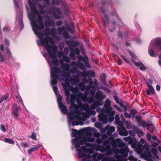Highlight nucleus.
Segmentation results:
<instances>
[{"mask_svg": "<svg viewBox=\"0 0 161 161\" xmlns=\"http://www.w3.org/2000/svg\"><path fill=\"white\" fill-rule=\"evenodd\" d=\"M83 109L87 112V111H89L90 109V108L89 107V106L87 104H85L83 107Z\"/></svg>", "mask_w": 161, "mask_h": 161, "instance_id": "nucleus-52", "label": "nucleus"}, {"mask_svg": "<svg viewBox=\"0 0 161 161\" xmlns=\"http://www.w3.org/2000/svg\"><path fill=\"white\" fill-rule=\"evenodd\" d=\"M57 98V101L59 108L63 114H65L68 113V110L66 107L62 102V97L59 92V91H54Z\"/></svg>", "mask_w": 161, "mask_h": 161, "instance_id": "nucleus-10", "label": "nucleus"}, {"mask_svg": "<svg viewBox=\"0 0 161 161\" xmlns=\"http://www.w3.org/2000/svg\"><path fill=\"white\" fill-rule=\"evenodd\" d=\"M98 84L96 79H94V81L91 80L89 81V85L87 86L86 91H99V87L98 86Z\"/></svg>", "mask_w": 161, "mask_h": 161, "instance_id": "nucleus-11", "label": "nucleus"}, {"mask_svg": "<svg viewBox=\"0 0 161 161\" xmlns=\"http://www.w3.org/2000/svg\"><path fill=\"white\" fill-rule=\"evenodd\" d=\"M42 146L41 144H39L38 145L34 146L33 147H31V149L28 150V153L29 154H31L32 152H33L36 151L38 149Z\"/></svg>", "mask_w": 161, "mask_h": 161, "instance_id": "nucleus-29", "label": "nucleus"}, {"mask_svg": "<svg viewBox=\"0 0 161 161\" xmlns=\"http://www.w3.org/2000/svg\"><path fill=\"white\" fill-rule=\"evenodd\" d=\"M63 88L64 90V91H69L68 90L69 87V84L67 83H65L63 84ZM69 91H74V90H69ZM77 91H78L77 90Z\"/></svg>", "mask_w": 161, "mask_h": 161, "instance_id": "nucleus-46", "label": "nucleus"}, {"mask_svg": "<svg viewBox=\"0 0 161 161\" xmlns=\"http://www.w3.org/2000/svg\"><path fill=\"white\" fill-rule=\"evenodd\" d=\"M87 102L89 103H91L94 102V100L92 97H90L87 98L86 99Z\"/></svg>", "mask_w": 161, "mask_h": 161, "instance_id": "nucleus-53", "label": "nucleus"}, {"mask_svg": "<svg viewBox=\"0 0 161 161\" xmlns=\"http://www.w3.org/2000/svg\"><path fill=\"white\" fill-rule=\"evenodd\" d=\"M111 102L109 98L107 99L105 101L103 107L106 110V112H108L113 110V108L110 106H111Z\"/></svg>", "mask_w": 161, "mask_h": 161, "instance_id": "nucleus-20", "label": "nucleus"}, {"mask_svg": "<svg viewBox=\"0 0 161 161\" xmlns=\"http://www.w3.org/2000/svg\"><path fill=\"white\" fill-rule=\"evenodd\" d=\"M141 117V115H139L138 116L136 115L135 116L136 121V122L138 123V125L139 126H141L140 123L142 121Z\"/></svg>", "mask_w": 161, "mask_h": 161, "instance_id": "nucleus-43", "label": "nucleus"}, {"mask_svg": "<svg viewBox=\"0 0 161 161\" xmlns=\"http://www.w3.org/2000/svg\"><path fill=\"white\" fill-rule=\"evenodd\" d=\"M119 130V134L121 136H126L128 134V132L125 127L120 128Z\"/></svg>", "mask_w": 161, "mask_h": 161, "instance_id": "nucleus-28", "label": "nucleus"}, {"mask_svg": "<svg viewBox=\"0 0 161 161\" xmlns=\"http://www.w3.org/2000/svg\"><path fill=\"white\" fill-rule=\"evenodd\" d=\"M63 58L64 60L67 63H69L70 62L71 60L70 58L67 56H64Z\"/></svg>", "mask_w": 161, "mask_h": 161, "instance_id": "nucleus-55", "label": "nucleus"}, {"mask_svg": "<svg viewBox=\"0 0 161 161\" xmlns=\"http://www.w3.org/2000/svg\"><path fill=\"white\" fill-rule=\"evenodd\" d=\"M65 42L70 49H73L74 47L78 46L79 45V43L77 41L66 40Z\"/></svg>", "mask_w": 161, "mask_h": 161, "instance_id": "nucleus-14", "label": "nucleus"}, {"mask_svg": "<svg viewBox=\"0 0 161 161\" xmlns=\"http://www.w3.org/2000/svg\"><path fill=\"white\" fill-rule=\"evenodd\" d=\"M78 86L80 90V91H85L86 90L87 86L86 85V84L82 82H80L78 83Z\"/></svg>", "mask_w": 161, "mask_h": 161, "instance_id": "nucleus-30", "label": "nucleus"}, {"mask_svg": "<svg viewBox=\"0 0 161 161\" xmlns=\"http://www.w3.org/2000/svg\"><path fill=\"white\" fill-rule=\"evenodd\" d=\"M106 113H100L98 115V119L100 121L106 124L108 122V115L105 114Z\"/></svg>", "mask_w": 161, "mask_h": 161, "instance_id": "nucleus-15", "label": "nucleus"}, {"mask_svg": "<svg viewBox=\"0 0 161 161\" xmlns=\"http://www.w3.org/2000/svg\"><path fill=\"white\" fill-rule=\"evenodd\" d=\"M71 65L73 67L71 70L69 69V65L62 62L61 63L60 67L62 69V72L63 73H65L66 71L68 73H71L72 74H75L76 73L78 68L75 66L78 67L81 70H85L86 69L85 66L83 63L79 60H77L76 62L72 61L70 63Z\"/></svg>", "mask_w": 161, "mask_h": 161, "instance_id": "nucleus-4", "label": "nucleus"}, {"mask_svg": "<svg viewBox=\"0 0 161 161\" xmlns=\"http://www.w3.org/2000/svg\"><path fill=\"white\" fill-rule=\"evenodd\" d=\"M132 61L136 66L139 67V69L140 70L144 71L146 69V67L144 66V64L141 62H137L133 60H132Z\"/></svg>", "mask_w": 161, "mask_h": 161, "instance_id": "nucleus-21", "label": "nucleus"}, {"mask_svg": "<svg viewBox=\"0 0 161 161\" xmlns=\"http://www.w3.org/2000/svg\"><path fill=\"white\" fill-rule=\"evenodd\" d=\"M75 102V99L71 98L70 99V107H73Z\"/></svg>", "mask_w": 161, "mask_h": 161, "instance_id": "nucleus-58", "label": "nucleus"}, {"mask_svg": "<svg viewBox=\"0 0 161 161\" xmlns=\"http://www.w3.org/2000/svg\"><path fill=\"white\" fill-rule=\"evenodd\" d=\"M104 146L106 147V148L104 147H101L100 146H99V148L100 149V151L102 153L105 152L106 150V149H109L110 148L111 146L109 145H107L104 144Z\"/></svg>", "mask_w": 161, "mask_h": 161, "instance_id": "nucleus-32", "label": "nucleus"}, {"mask_svg": "<svg viewBox=\"0 0 161 161\" xmlns=\"http://www.w3.org/2000/svg\"><path fill=\"white\" fill-rule=\"evenodd\" d=\"M106 114L108 115V121L109 122H112L114 120V116L115 114V112L114 111H111L108 112H106Z\"/></svg>", "mask_w": 161, "mask_h": 161, "instance_id": "nucleus-23", "label": "nucleus"}, {"mask_svg": "<svg viewBox=\"0 0 161 161\" xmlns=\"http://www.w3.org/2000/svg\"><path fill=\"white\" fill-rule=\"evenodd\" d=\"M10 86L12 88V91L16 90L18 89V86H17L16 82H11L10 83Z\"/></svg>", "mask_w": 161, "mask_h": 161, "instance_id": "nucleus-33", "label": "nucleus"}, {"mask_svg": "<svg viewBox=\"0 0 161 161\" xmlns=\"http://www.w3.org/2000/svg\"><path fill=\"white\" fill-rule=\"evenodd\" d=\"M42 55H43V56L46 59L47 63H48L49 65L50 66V71H51V67L53 65V64L52 63V61H51V62L49 61V60L47 59V55L45 54V53L44 52H42ZM52 61V60L51 61Z\"/></svg>", "mask_w": 161, "mask_h": 161, "instance_id": "nucleus-38", "label": "nucleus"}, {"mask_svg": "<svg viewBox=\"0 0 161 161\" xmlns=\"http://www.w3.org/2000/svg\"><path fill=\"white\" fill-rule=\"evenodd\" d=\"M47 20H45L44 22V24L45 26L47 27L51 26V20L49 17L47 18Z\"/></svg>", "mask_w": 161, "mask_h": 161, "instance_id": "nucleus-40", "label": "nucleus"}, {"mask_svg": "<svg viewBox=\"0 0 161 161\" xmlns=\"http://www.w3.org/2000/svg\"><path fill=\"white\" fill-rule=\"evenodd\" d=\"M87 77H95V74L93 71L89 70L87 72Z\"/></svg>", "mask_w": 161, "mask_h": 161, "instance_id": "nucleus-36", "label": "nucleus"}, {"mask_svg": "<svg viewBox=\"0 0 161 161\" xmlns=\"http://www.w3.org/2000/svg\"><path fill=\"white\" fill-rule=\"evenodd\" d=\"M28 18L31 21L30 24L33 31L41 40V41H36L37 45L39 46L41 45L43 46L44 49L47 50L48 57L52 59V63L53 64H56L58 60L56 56L57 47L55 45L52 38L47 36L45 30L41 31L44 28L42 19L41 16H38L36 21L34 22L29 16V14Z\"/></svg>", "mask_w": 161, "mask_h": 161, "instance_id": "nucleus-1", "label": "nucleus"}, {"mask_svg": "<svg viewBox=\"0 0 161 161\" xmlns=\"http://www.w3.org/2000/svg\"><path fill=\"white\" fill-rule=\"evenodd\" d=\"M3 140L5 142L10 144H13L14 143V141L13 140L8 138H5Z\"/></svg>", "mask_w": 161, "mask_h": 161, "instance_id": "nucleus-45", "label": "nucleus"}, {"mask_svg": "<svg viewBox=\"0 0 161 161\" xmlns=\"http://www.w3.org/2000/svg\"><path fill=\"white\" fill-rule=\"evenodd\" d=\"M103 103V102H100L99 101H95L93 103V104L90 105V109L93 110L95 109L97 106L102 105Z\"/></svg>", "mask_w": 161, "mask_h": 161, "instance_id": "nucleus-22", "label": "nucleus"}, {"mask_svg": "<svg viewBox=\"0 0 161 161\" xmlns=\"http://www.w3.org/2000/svg\"><path fill=\"white\" fill-rule=\"evenodd\" d=\"M74 111L73 107H70L69 110L70 116H68V122L69 123H71L73 125H77L79 124L75 121L74 117H73L74 115Z\"/></svg>", "mask_w": 161, "mask_h": 161, "instance_id": "nucleus-12", "label": "nucleus"}, {"mask_svg": "<svg viewBox=\"0 0 161 161\" xmlns=\"http://www.w3.org/2000/svg\"><path fill=\"white\" fill-rule=\"evenodd\" d=\"M8 98V94L7 93L5 95L0 97V103H1L3 101L5 100Z\"/></svg>", "mask_w": 161, "mask_h": 161, "instance_id": "nucleus-41", "label": "nucleus"}, {"mask_svg": "<svg viewBox=\"0 0 161 161\" xmlns=\"http://www.w3.org/2000/svg\"><path fill=\"white\" fill-rule=\"evenodd\" d=\"M96 92V93L95 96V99L97 101L102 102L106 98V95L105 94H103L102 91Z\"/></svg>", "mask_w": 161, "mask_h": 161, "instance_id": "nucleus-19", "label": "nucleus"}, {"mask_svg": "<svg viewBox=\"0 0 161 161\" xmlns=\"http://www.w3.org/2000/svg\"><path fill=\"white\" fill-rule=\"evenodd\" d=\"M10 31V28L8 26H5L3 28V31L6 34H8Z\"/></svg>", "mask_w": 161, "mask_h": 161, "instance_id": "nucleus-44", "label": "nucleus"}, {"mask_svg": "<svg viewBox=\"0 0 161 161\" xmlns=\"http://www.w3.org/2000/svg\"><path fill=\"white\" fill-rule=\"evenodd\" d=\"M80 139V137L76 136L75 138H74L72 140V145H74L76 148L80 147V145L83 144L87 147H94L95 144L94 143H90L88 142L83 141Z\"/></svg>", "mask_w": 161, "mask_h": 161, "instance_id": "nucleus-9", "label": "nucleus"}, {"mask_svg": "<svg viewBox=\"0 0 161 161\" xmlns=\"http://www.w3.org/2000/svg\"><path fill=\"white\" fill-rule=\"evenodd\" d=\"M6 53L3 54L0 52V62L3 63L9 66H11L10 62L15 61V58L13 56L10 49L7 47L5 50Z\"/></svg>", "mask_w": 161, "mask_h": 161, "instance_id": "nucleus-6", "label": "nucleus"}, {"mask_svg": "<svg viewBox=\"0 0 161 161\" xmlns=\"http://www.w3.org/2000/svg\"><path fill=\"white\" fill-rule=\"evenodd\" d=\"M158 51L161 53V39L154 38L152 40L148 47L149 54L151 57L155 56V52Z\"/></svg>", "mask_w": 161, "mask_h": 161, "instance_id": "nucleus-5", "label": "nucleus"}, {"mask_svg": "<svg viewBox=\"0 0 161 161\" xmlns=\"http://www.w3.org/2000/svg\"><path fill=\"white\" fill-rule=\"evenodd\" d=\"M78 59L80 60L81 61L84 62L86 61V59H88V58L86 56H85L84 57H83L82 56L79 55L77 57Z\"/></svg>", "mask_w": 161, "mask_h": 161, "instance_id": "nucleus-51", "label": "nucleus"}, {"mask_svg": "<svg viewBox=\"0 0 161 161\" xmlns=\"http://www.w3.org/2000/svg\"><path fill=\"white\" fill-rule=\"evenodd\" d=\"M130 113L131 115H135L136 114H137V111L135 109H131L130 110Z\"/></svg>", "mask_w": 161, "mask_h": 161, "instance_id": "nucleus-54", "label": "nucleus"}, {"mask_svg": "<svg viewBox=\"0 0 161 161\" xmlns=\"http://www.w3.org/2000/svg\"><path fill=\"white\" fill-rule=\"evenodd\" d=\"M107 130V134L110 136L111 135L112 133L114 132L115 130V128L114 126H110L109 125H107L106 127Z\"/></svg>", "mask_w": 161, "mask_h": 161, "instance_id": "nucleus-24", "label": "nucleus"}, {"mask_svg": "<svg viewBox=\"0 0 161 161\" xmlns=\"http://www.w3.org/2000/svg\"><path fill=\"white\" fill-rule=\"evenodd\" d=\"M96 111L97 112L100 113H106V110L103 107L102 109H101L100 107H97Z\"/></svg>", "mask_w": 161, "mask_h": 161, "instance_id": "nucleus-39", "label": "nucleus"}, {"mask_svg": "<svg viewBox=\"0 0 161 161\" xmlns=\"http://www.w3.org/2000/svg\"><path fill=\"white\" fill-rule=\"evenodd\" d=\"M62 35L64 38L65 39H69L70 38L69 35V33L67 31H64Z\"/></svg>", "mask_w": 161, "mask_h": 161, "instance_id": "nucleus-34", "label": "nucleus"}, {"mask_svg": "<svg viewBox=\"0 0 161 161\" xmlns=\"http://www.w3.org/2000/svg\"><path fill=\"white\" fill-rule=\"evenodd\" d=\"M78 156L82 158V161H92L90 159L92 158V156L90 154L86 155L85 153H81L80 150L79 151Z\"/></svg>", "mask_w": 161, "mask_h": 161, "instance_id": "nucleus-16", "label": "nucleus"}, {"mask_svg": "<svg viewBox=\"0 0 161 161\" xmlns=\"http://www.w3.org/2000/svg\"><path fill=\"white\" fill-rule=\"evenodd\" d=\"M69 57L71 59L75 60V54L70 50V53L69 54Z\"/></svg>", "mask_w": 161, "mask_h": 161, "instance_id": "nucleus-49", "label": "nucleus"}, {"mask_svg": "<svg viewBox=\"0 0 161 161\" xmlns=\"http://www.w3.org/2000/svg\"><path fill=\"white\" fill-rule=\"evenodd\" d=\"M138 136L140 137L141 136H143V132L142 130L138 128L136 130Z\"/></svg>", "mask_w": 161, "mask_h": 161, "instance_id": "nucleus-50", "label": "nucleus"}, {"mask_svg": "<svg viewBox=\"0 0 161 161\" xmlns=\"http://www.w3.org/2000/svg\"><path fill=\"white\" fill-rule=\"evenodd\" d=\"M110 157L105 156L102 157L101 161H109Z\"/></svg>", "mask_w": 161, "mask_h": 161, "instance_id": "nucleus-63", "label": "nucleus"}, {"mask_svg": "<svg viewBox=\"0 0 161 161\" xmlns=\"http://www.w3.org/2000/svg\"><path fill=\"white\" fill-rule=\"evenodd\" d=\"M151 152L154 155L157 154L158 152L156 149L152 148L151 150Z\"/></svg>", "mask_w": 161, "mask_h": 161, "instance_id": "nucleus-64", "label": "nucleus"}, {"mask_svg": "<svg viewBox=\"0 0 161 161\" xmlns=\"http://www.w3.org/2000/svg\"><path fill=\"white\" fill-rule=\"evenodd\" d=\"M84 62V64L85 66L88 68H91V66L89 63L88 61V59H86V60Z\"/></svg>", "mask_w": 161, "mask_h": 161, "instance_id": "nucleus-57", "label": "nucleus"}, {"mask_svg": "<svg viewBox=\"0 0 161 161\" xmlns=\"http://www.w3.org/2000/svg\"><path fill=\"white\" fill-rule=\"evenodd\" d=\"M50 9L51 10H53V11H54V12L57 13L59 15H61L62 14V11L59 8H55L54 7L52 6L50 8Z\"/></svg>", "mask_w": 161, "mask_h": 161, "instance_id": "nucleus-31", "label": "nucleus"}, {"mask_svg": "<svg viewBox=\"0 0 161 161\" xmlns=\"http://www.w3.org/2000/svg\"><path fill=\"white\" fill-rule=\"evenodd\" d=\"M51 31L52 33L53 36L55 37L56 33V30L55 28H52L51 30Z\"/></svg>", "mask_w": 161, "mask_h": 161, "instance_id": "nucleus-60", "label": "nucleus"}, {"mask_svg": "<svg viewBox=\"0 0 161 161\" xmlns=\"http://www.w3.org/2000/svg\"><path fill=\"white\" fill-rule=\"evenodd\" d=\"M76 150L78 151V154L79 151H80L81 153H85L90 154H92L94 153V150L91 148H87L85 146H82L80 149H76Z\"/></svg>", "mask_w": 161, "mask_h": 161, "instance_id": "nucleus-17", "label": "nucleus"}, {"mask_svg": "<svg viewBox=\"0 0 161 161\" xmlns=\"http://www.w3.org/2000/svg\"><path fill=\"white\" fill-rule=\"evenodd\" d=\"M90 131H91L94 134L97 131V130L94 128H92L91 127H88L86 128H84L82 129L81 132H87Z\"/></svg>", "mask_w": 161, "mask_h": 161, "instance_id": "nucleus-25", "label": "nucleus"}, {"mask_svg": "<svg viewBox=\"0 0 161 161\" xmlns=\"http://www.w3.org/2000/svg\"><path fill=\"white\" fill-rule=\"evenodd\" d=\"M129 151V148L127 146L121 148L120 149H118L117 150L118 153L121 154V156L124 158H126L128 156Z\"/></svg>", "mask_w": 161, "mask_h": 161, "instance_id": "nucleus-13", "label": "nucleus"}, {"mask_svg": "<svg viewBox=\"0 0 161 161\" xmlns=\"http://www.w3.org/2000/svg\"><path fill=\"white\" fill-rule=\"evenodd\" d=\"M115 121L116 124L118 123H120V120L117 114H116L115 115Z\"/></svg>", "mask_w": 161, "mask_h": 161, "instance_id": "nucleus-62", "label": "nucleus"}, {"mask_svg": "<svg viewBox=\"0 0 161 161\" xmlns=\"http://www.w3.org/2000/svg\"><path fill=\"white\" fill-rule=\"evenodd\" d=\"M135 25L137 29L140 32H142V29L139 24H138L137 22H136L135 23Z\"/></svg>", "mask_w": 161, "mask_h": 161, "instance_id": "nucleus-56", "label": "nucleus"}, {"mask_svg": "<svg viewBox=\"0 0 161 161\" xmlns=\"http://www.w3.org/2000/svg\"><path fill=\"white\" fill-rule=\"evenodd\" d=\"M59 62L57 60L56 64L54 63L51 67V77L52 80L51 84L53 91H58L56 86L57 79L59 81L64 82L69 81L72 84H77L80 81V77L76 75H74L71 77L70 75H66L63 73L61 69L59 67Z\"/></svg>", "mask_w": 161, "mask_h": 161, "instance_id": "nucleus-3", "label": "nucleus"}, {"mask_svg": "<svg viewBox=\"0 0 161 161\" xmlns=\"http://www.w3.org/2000/svg\"><path fill=\"white\" fill-rule=\"evenodd\" d=\"M153 81L152 80L149 79L147 80V81L146 82V84L149 90H147V91H154L153 87L151 85L153 83Z\"/></svg>", "mask_w": 161, "mask_h": 161, "instance_id": "nucleus-27", "label": "nucleus"}, {"mask_svg": "<svg viewBox=\"0 0 161 161\" xmlns=\"http://www.w3.org/2000/svg\"><path fill=\"white\" fill-rule=\"evenodd\" d=\"M45 3L42 2L40 0H32L31 2L28 0V3L30 6L31 12V14L28 13V15L31 17L33 20L36 22L38 16H41L43 20L42 15L45 14H52L55 19H59L60 16L59 14H56L53 10L47 8L50 6L49 0H44Z\"/></svg>", "mask_w": 161, "mask_h": 161, "instance_id": "nucleus-2", "label": "nucleus"}, {"mask_svg": "<svg viewBox=\"0 0 161 161\" xmlns=\"http://www.w3.org/2000/svg\"><path fill=\"white\" fill-rule=\"evenodd\" d=\"M141 126H142L143 127H147L148 128L149 127L152 125L150 124H148L145 121H141L140 123Z\"/></svg>", "mask_w": 161, "mask_h": 161, "instance_id": "nucleus-35", "label": "nucleus"}, {"mask_svg": "<svg viewBox=\"0 0 161 161\" xmlns=\"http://www.w3.org/2000/svg\"><path fill=\"white\" fill-rule=\"evenodd\" d=\"M106 3V1H103L97 5V7L100 9V12L103 15V16L101 15V17L103 25L105 28L107 27V24L109 23V19L108 15L105 14L107 11V10L105 8Z\"/></svg>", "mask_w": 161, "mask_h": 161, "instance_id": "nucleus-8", "label": "nucleus"}, {"mask_svg": "<svg viewBox=\"0 0 161 161\" xmlns=\"http://www.w3.org/2000/svg\"><path fill=\"white\" fill-rule=\"evenodd\" d=\"M18 111L13 110L12 112V114L14 116V118L15 119H17L18 117Z\"/></svg>", "mask_w": 161, "mask_h": 161, "instance_id": "nucleus-61", "label": "nucleus"}, {"mask_svg": "<svg viewBox=\"0 0 161 161\" xmlns=\"http://www.w3.org/2000/svg\"><path fill=\"white\" fill-rule=\"evenodd\" d=\"M16 98L18 100V102L21 105H23L24 108L26 109L24 105L23 102V100L20 97V96L19 95L16 96Z\"/></svg>", "mask_w": 161, "mask_h": 161, "instance_id": "nucleus-37", "label": "nucleus"}, {"mask_svg": "<svg viewBox=\"0 0 161 161\" xmlns=\"http://www.w3.org/2000/svg\"><path fill=\"white\" fill-rule=\"evenodd\" d=\"M110 15L116 18L118 23L120 24H123V22L119 16L117 11L114 9H112L110 12Z\"/></svg>", "mask_w": 161, "mask_h": 161, "instance_id": "nucleus-18", "label": "nucleus"}, {"mask_svg": "<svg viewBox=\"0 0 161 161\" xmlns=\"http://www.w3.org/2000/svg\"><path fill=\"white\" fill-rule=\"evenodd\" d=\"M65 25L66 27V29L70 32L73 33L74 31L73 29L70 27V25L67 22H65Z\"/></svg>", "mask_w": 161, "mask_h": 161, "instance_id": "nucleus-42", "label": "nucleus"}, {"mask_svg": "<svg viewBox=\"0 0 161 161\" xmlns=\"http://www.w3.org/2000/svg\"><path fill=\"white\" fill-rule=\"evenodd\" d=\"M13 1L16 11L17 20L15 23L18 24L21 30L24 27L23 21V11L21 8L19 6L18 0H13Z\"/></svg>", "mask_w": 161, "mask_h": 161, "instance_id": "nucleus-7", "label": "nucleus"}, {"mask_svg": "<svg viewBox=\"0 0 161 161\" xmlns=\"http://www.w3.org/2000/svg\"><path fill=\"white\" fill-rule=\"evenodd\" d=\"M70 50L76 55H78L80 53V51L78 48H76L75 49H71Z\"/></svg>", "mask_w": 161, "mask_h": 161, "instance_id": "nucleus-47", "label": "nucleus"}, {"mask_svg": "<svg viewBox=\"0 0 161 161\" xmlns=\"http://www.w3.org/2000/svg\"><path fill=\"white\" fill-rule=\"evenodd\" d=\"M79 134V132L76 129H72V132L71 133V136L72 137H74L76 135Z\"/></svg>", "mask_w": 161, "mask_h": 161, "instance_id": "nucleus-48", "label": "nucleus"}, {"mask_svg": "<svg viewBox=\"0 0 161 161\" xmlns=\"http://www.w3.org/2000/svg\"><path fill=\"white\" fill-rule=\"evenodd\" d=\"M82 140H83V141L92 142L94 141L95 139L94 137H92V133H91L90 135H88L84 137Z\"/></svg>", "mask_w": 161, "mask_h": 161, "instance_id": "nucleus-26", "label": "nucleus"}, {"mask_svg": "<svg viewBox=\"0 0 161 161\" xmlns=\"http://www.w3.org/2000/svg\"><path fill=\"white\" fill-rule=\"evenodd\" d=\"M147 95L148 96H152L155 95V91H146Z\"/></svg>", "mask_w": 161, "mask_h": 161, "instance_id": "nucleus-59", "label": "nucleus"}]
</instances>
